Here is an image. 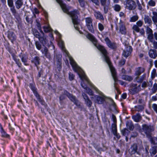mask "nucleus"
Here are the masks:
<instances>
[{"mask_svg": "<svg viewBox=\"0 0 157 157\" xmlns=\"http://www.w3.org/2000/svg\"><path fill=\"white\" fill-rule=\"evenodd\" d=\"M69 60L70 63L74 71L76 72H78V71H79L80 69V67L78 66L73 59L71 57H70Z\"/></svg>", "mask_w": 157, "mask_h": 157, "instance_id": "nucleus-13", "label": "nucleus"}, {"mask_svg": "<svg viewBox=\"0 0 157 157\" xmlns=\"http://www.w3.org/2000/svg\"><path fill=\"white\" fill-rule=\"evenodd\" d=\"M137 103L140 104V105H144V106H146V103L144 101V100L142 98H140L138 99Z\"/></svg>", "mask_w": 157, "mask_h": 157, "instance_id": "nucleus-51", "label": "nucleus"}, {"mask_svg": "<svg viewBox=\"0 0 157 157\" xmlns=\"http://www.w3.org/2000/svg\"><path fill=\"white\" fill-rule=\"evenodd\" d=\"M7 2L9 7L12 6V5L14 6L13 0H7Z\"/></svg>", "mask_w": 157, "mask_h": 157, "instance_id": "nucleus-62", "label": "nucleus"}, {"mask_svg": "<svg viewBox=\"0 0 157 157\" xmlns=\"http://www.w3.org/2000/svg\"><path fill=\"white\" fill-rule=\"evenodd\" d=\"M36 26L38 29L40 30V33H43V31L42 30L41 25L39 22H37Z\"/></svg>", "mask_w": 157, "mask_h": 157, "instance_id": "nucleus-63", "label": "nucleus"}, {"mask_svg": "<svg viewBox=\"0 0 157 157\" xmlns=\"http://www.w3.org/2000/svg\"><path fill=\"white\" fill-rule=\"evenodd\" d=\"M86 37L92 41L94 45L101 52L103 55L105 61L108 64L112 76L115 82H117L118 81L121 85H124V82L121 80H118V79L116 70L113 65L110 58L109 56V53L108 52L105 47L99 44H98L97 40L91 34L88 33V34L86 35Z\"/></svg>", "mask_w": 157, "mask_h": 157, "instance_id": "nucleus-1", "label": "nucleus"}, {"mask_svg": "<svg viewBox=\"0 0 157 157\" xmlns=\"http://www.w3.org/2000/svg\"><path fill=\"white\" fill-rule=\"evenodd\" d=\"M125 62L126 60L124 59H122L119 61L118 66L120 67H122L125 64Z\"/></svg>", "mask_w": 157, "mask_h": 157, "instance_id": "nucleus-54", "label": "nucleus"}, {"mask_svg": "<svg viewBox=\"0 0 157 157\" xmlns=\"http://www.w3.org/2000/svg\"><path fill=\"white\" fill-rule=\"evenodd\" d=\"M132 29L133 30V34L134 35H136V33L135 32H136L137 33H139L140 29L139 28V27L137 25H133L132 27Z\"/></svg>", "mask_w": 157, "mask_h": 157, "instance_id": "nucleus-40", "label": "nucleus"}, {"mask_svg": "<svg viewBox=\"0 0 157 157\" xmlns=\"http://www.w3.org/2000/svg\"><path fill=\"white\" fill-rule=\"evenodd\" d=\"M146 79V74L144 73L141 76H137L135 78V81L137 82L141 83L144 80Z\"/></svg>", "mask_w": 157, "mask_h": 157, "instance_id": "nucleus-16", "label": "nucleus"}, {"mask_svg": "<svg viewBox=\"0 0 157 157\" xmlns=\"http://www.w3.org/2000/svg\"><path fill=\"white\" fill-rule=\"evenodd\" d=\"M62 56L58 55L56 56V66L59 72H60L62 70Z\"/></svg>", "mask_w": 157, "mask_h": 157, "instance_id": "nucleus-11", "label": "nucleus"}, {"mask_svg": "<svg viewBox=\"0 0 157 157\" xmlns=\"http://www.w3.org/2000/svg\"><path fill=\"white\" fill-rule=\"evenodd\" d=\"M7 37L8 38L12 41L16 39V37L14 33L13 32H9L8 34Z\"/></svg>", "mask_w": 157, "mask_h": 157, "instance_id": "nucleus-34", "label": "nucleus"}, {"mask_svg": "<svg viewBox=\"0 0 157 157\" xmlns=\"http://www.w3.org/2000/svg\"><path fill=\"white\" fill-rule=\"evenodd\" d=\"M132 51V47L130 46H127L123 50L122 55L124 57L126 58L130 55Z\"/></svg>", "mask_w": 157, "mask_h": 157, "instance_id": "nucleus-12", "label": "nucleus"}, {"mask_svg": "<svg viewBox=\"0 0 157 157\" xmlns=\"http://www.w3.org/2000/svg\"><path fill=\"white\" fill-rule=\"evenodd\" d=\"M15 4L16 8L19 9L23 5V0H15Z\"/></svg>", "mask_w": 157, "mask_h": 157, "instance_id": "nucleus-25", "label": "nucleus"}, {"mask_svg": "<svg viewBox=\"0 0 157 157\" xmlns=\"http://www.w3.org/2000/svg\"><path fill=\"white\" fill-rule=\"evenodd\" d=\"M41 33V35L38 39L39 40L43 46H48V41L46 38V36L44 35L43 32V33Z\"/></svg>", "mask_w": 157, "mask_h": 157, "instance_id": "nucleus-14", "label": "nucleus"}, {"mask_svg": "<svg viewBox=\"0 0 157 157\" xmlns=\"http://www.w3.org/2000/svg\"><path fill=\"white\" fill-rule=\"evenodd\" d=\"M94 16L96 19L102 21H104V18L103 16L100 12L94 10Z\"/></svg>", "mask_w": 157, "mask_h": 157, "instance_id": "nucleus-17", "label": "nucleus"}, {"mask_svg": "<svg viewBox=\"0 0 157 157\" xmlns=\"http://www.w3.org/2000/svg\"><path fill=\"white\" fill-rule=\"evenodd\" d=\"M126 125L127 128L131 131H132L134 128L133 124L131 121H127L126 123Z\"/></svg>", "mask_w": 157, "mask_h": 157, "instance_id": "nucleus-30", "label": "nucleus"}, {"mask_svg": "<svg viewBox=\"0 0 157 157\" xmlns=\"http://www.w3.org/2000/svg\"><path fill=\"white\" fill-rule=\"evenodd\" d=\"M77 73L79 77L82 80H85L88 82V83H89L90 81L84 73H82L81 74L79 73L78 72Z\"/></svg>", "mask_w": 157, "mask_h": 157, "instance_id": "nucleus-31", "label": "nucleus"}, {"mask_svg": "<svg viewBox=\"0 0 157 157\" xmlns=\"http://www.w3.org/2000/svg\"><path fill=\"white\" fill-rule=\"evenodd\" d=\"M86 25L89 31L92 33H95V30L93 24V20L91 17L85 18Z\"/></svg>", "mask_w": 157, "mask_h": 157, "instance_id": "nucleus-5", "label": "nucleus"}, {"mask_svg": "<svg viewBox=\"0 0 157 157\" xmlns=\"http://www.w3.org/2000/svg\"><path fill=\"white\" fill-rule=\"evenodd\" d=\"M148 4L150 6H154L156 5V2L153 0H150L148 2Z\"/></svg>", "mask_w": 157, "mask_h": 157, "instance_id": "nucleus-57", "label": "nucleus"}, {"mask_svg": "<svg viewBox=\"0 0 157 157\" xmlns=\"http://www.w3.org/2000/svg\"><path fill=\"white\" fill-rule=\"evenodd\" d=\"M10 7V10L13 15L15 16L16 14H17V12L14 6L12 5V6Z\"/></svg>", "mask_w": 157, "mask_h": 157, "instance_id": "nucleus-44", "label": "nucleus"}, {"mask_svg": "<svg viewBox=\"0 0 157 157\" xmlns=\"http://www.w3.org/2000/svg\"><path fill=\"white\" fill-rule=\"evenodd\" d=\"M147 38L150 42H153L154 40L153 33L148 34L147 35Z\"/></svg>", "mask_w": 157, "mask_h": 157, "instance_id": "nucleus-50", "label": "nucleus"}, {"mask_svg": "<svg viewBox=\"0 0 157 157\" xmlns=\"http://www.w3.org/2000/svg\"><path fill=\"white\" fill-rule=\"evenodd\" d=\"M36 98H37V99L38 101L42 105H45V103L43 99V98H41L40 95L38 93L34 95Z\"/></svg>", "mask_w": 157, "mask_h": 157, "instance_id": "nucleus-33", "label": "nucleus"}, {"mask_svg": "<svg viewBox=\"0 0 157 157\" xmlns=\"http://www.w3.org/2000/svg\"><path fill=\"white\" fill-rule=\"evenodd\" d=\"M13 59L15 61L16 63L17 64L19 68H21L22 66V63L20 61V59L18 58L17 56L15 55L14 54L12 55Z\"/></svg>", "mask_w": 157, "mask_h": 157, "instance_id": "nucleus-22", "label": "nucleus"}, {"mask_svg": "<svg viewBox=\"0 0 157 157\" xmlns=\"http://www.w3.org/2000/svg\"><path fill=\"white\" fill-rule=\"evenodd\" d=\"M140 86V84L137 86L136 83H132L130 85V86L132 88L129 90L130 94L132 95H134L140 91L141 90Z\"/></svg>", "mask_w": 157, "mask_h": 157, "instance_id": "nucleus-7", "label": "nucleus"}, {"mask_svg": "<svg viewBox=\"0 0 157 157\" xmlns=\"http://www.w3.org/2000/svg\"><path fill=\"white\" fill-rule=\"evenodd\" d=\"M29 87L33 92L34 95L38 93L37 89L36 87V85L34 83H30L29 85Z\"/></svg>", "mask_w": 157, "mask_h": 157, "instance_id": "nucleus-29", "label": "nucleus"}, {"mask_svg": "<svg viewBox=\"0 0 157 157\" xmlns=\"http://www.w3.org/2000/svg\"><path fill=\"white\" fill-rule=\"evenodd\" d=\"M139 16L137 14L134 15L130 17V21L131 22H135L137 21L139 19Z\"/></svg>", "mask_w": 157, "mask_h": 157, "instance_id": "nucleus-41", "label": "nucleus"}, {"mask_svg": "<svg viewBox=\"0 0 157 157\" xmlns=\"http://www.w3.org/2000/svg\"><path fill=\"white\" fill-rule=\"evenodd\" d=\"M41 52L44 56L48 59H50L51 58V56L50 53L49 52L48 49V48L45 47L43 49H42L41 50Z\"/></svg>", "mask_w": 157, "mask_h": 157, "instance_id": "nucleus-19", "label": "nucleus"}, {"mask_svg": "<svg viewBox=\"0 0 157 157\" xmlns=\"http://www.w3.org/2000/svg\"><path fill=\"white\" fill-rule=\"evenodd\" d=\"M119 32L122 35H125L127 33L126 28L124 22L121 20L119 23Z\"/></svg>", "mask_w": 157, "mask_h": 157, "instance_id": "nucleus-10", "label": "nucleus"}, {"mask_svg": "<svg viewBox=\"0 0 157 157\" xmlns=\"http://www.w3.org/2000/svg\"><path fill=\"white\" fill-rule=\"evenodd\" d=\"M151 137L150 141L151 144L154 145H157V144L156 142V141L157 140V138L156 137H152L151 136Z\"/></svg>", "mask_w": 157, "mask_h": 157, "instance_id": "nucleus-49", "label": "nucleus"}, {"mask_svg": "<svg viewBox=\"0 0 157 157\" xmlns=\"http://www.w3.org/2000/svg\"><path fill=\"white\" fill-rule=\"evenodd\" d=\"M136 4H137L138 9L140 11H142L143 8L139 0H136Z\"/></svg>", "mask_w": 157, "mask_h": 157, "instance_id": "nucleus-56", "label": "nucleus"}, {"mask_svg": "<svg viewBox=\"0 0 157 157\" xmlns=\"http://www.w3.org/2000/svg\"><path fill=\"white\" fill-rule=\"evenodd\" d=\"M43 28L45 33H48L51 31V29L49 26H44Z\"/></svg>", "mask_w": 157, "mask_h": 157, "instance_id": "nucleus-52", "label": "nucleus"}, {"mask_svg": "<svg viewBox=\"0 0 157 157\" xmlns=\"http://www.w3.org/2000/svg\"><path fill=\"white\" fill-rule=\"evenodd\" d=\"M145 106L144 105H138L134 107V110L136 112H141L143 111L144 109Z\"/></svg>", "mask_w": 157, "mask_h": 157, "instance_id": "nucleus-23", "label": "nucleus"}, {"mask_svg": "<svg viewBox=\"0 0 157 157\" xmlns=\"http://www.w3.org/2000/svg\"><path fill=\"white\" fill-rule=\"evenodd\" d=\"M21 59L22 62L23 63L24 65L25 66L29 65V64L28 63V57L25 54H23Z\"/></svg>", "mask_w": 157, "mask_h": 157, "instance_id": "nucleus-27", "label": "nucleus"}, {"mask_svg": "<svg viewBox=\"0 0 157 157\" xmlns=\"http://www.w3.org/2000/svg\"><path fill=\"white\" fill-rule=\"evenodd\" d=\"M112 131L113 134L117 132V124H112Z\"/></svg>", "mask_w": 157, "mask_h": 157, "instance_id": "nucleus-48", "label": "nucleus"}, {"mask_svg": "<svg viewBox=\"0 0 157 157\" xmlns=\"http://www.w3.org/2000/svg\"><path fill=\"white\" fill-rule=\"evenodd\" d=\"M152 16L151 17L152 21L154 24H157V12L153 11L152 12Z\"/></svg>", "mask_w": 157, "mask_h": 157, "instance_id": "nucleus-32", "label": "nucleus"}, {"mask_svg": "<svg viewBox=\"0 0 157 157\" xmlns=\"http://www.w3.org/2000/svg\"><path fill=\"white\" fill-rule=\"evenodd\" d=\"M44 73V71L42 69H40V70H38V74L37 76L36 77V78L37 80H38L40 78L42 75H43Z\"/></svg>", "mask_w": 157, "mask_h": 157, "instance_id": "nucleus-45", "label": "nucleus"}, {"mask_svg": "<svg viewBox=\"0 0 157 157\" xmlns=\"http://www.w3.org/2000/svg\"><path fill=\"white\" fill-rule=\"evenodd\" d=\"M142 130L147 137H151V132L154 130L153 126L151 125L144 124L142 126Z\"/></svg>", "mask_w": 157, "mask_h": 157, "instance_id": "nucleus-3", "label": "nucleus"}, {"mask_svg": "<svg viewBox=\"0 0 157 157\" xmlns=\"http://www.w3.org/2000/svg\"><path fill=\"white\" fill-rule=\"evenodd\" d=\"M35 44L37 49L40 50L42 46L40 43L38 41H35Z\"/></svg>", "mask_w": 157, "mask_h": 157, "instance_id": "nucleus-55", "label": "nucleus"}, {"mask_svg": "<svg viewBox=\"0 0 157 157\" xmlns=\"http://www.w3.org/2000/svg\"><path fill=\"white\" fill-rule=\"evenodd\" d=\"M1 132L2 134V136L9 139H10V137L9 135L7 134L4 130L2 127L1 126Z\"/></svg>", "mask_w": 157, "mask_h": 157, "instance_id": "nucleus-36", "label": "nucleus"}, {"mask_svg": "<svg viewBox=\"0 0 157 157\" xmlns=\"http://www.w3.org/2000/svg\"><path fill=\"white\" fill-rule=\"evenodd\" d=\"M75 75L72 73L70 72L69 74V78L70 81H72L74 79Z\"/></svg>", "mask_w": 157, "mask_h": 157, "instance_id": "nucleus-61", "label": "nucleus"}, {"mask_svg": "<svg viewBox=\"0 0 157 157\" xmlns=\"http://www.w3.org/2000/svg\"><path fill=\"white\" fill-rule=\"evenodd\" d=\"M121 133L122 135L124 136H128L130 133V132L127 128H124L121 131Z\"/></svg>", "mask_w": 157, "mask_h": 157, "instance_id": "nucleus-39", "label": "nucleus"}, {"mask_svg": "<svg viewBox=\"0 0 157 157\" xmlns=\"http://www.w3.org/2000/svg\"><path fill=\"white\" fill-rule=\"evenodd\" d=\"M104 40L109 48L114 51H116L117 49V45L115 42H112L108 37H106Z\"/></svg>", "mask_w": 157, "mask_h": 157, "instance_id": "nucleus-8", "label": "nucleus"}, {"mask_svg": "<svg viewBox=\"0 0 157 157\" xmlns=\"http://www.w3.org/2000/svg\"><path fill=\"white\" fill-rule=\"evenodd\" d=\"M149 152L151 156L155 155L157 153V146H152L149 150Z\"/></svg>", "mask_w": 157, "mask_h": 157, "instance_id": "nucleus-28", "label": "nucleus"}, {"mask_svg": "<svg viewBox=\"0 0 157 157\" xmlns=\"http://www.w3.org/2000/svg\"><path fill=\"white\" fill-rule=\"evenodd\" d=\"M98 28L100 31H102L104 29V27L103 25L100 23L98 24Z\"/></svg>", "mask_w": 157, "mask_h": 157, "instance_id": "nucleus-60", "label": "nucleus"}, {"mask_svg": "<svg viewBox=\"0 0 157 157\" xmlns=\"http://www.w3.org/2000/svg\"><path fill=\"white\" fill-rule=\"evenodd\" d=\"M146 70L144 67H139L136 68L134 75L135 76H140L142 73H144Z\"/></svg>", "mask_w": 157, "mask_h": 157, "instance_id": "nucleus-15", "label": "nucleus"}, {"mask_svg": "<svg viewBox=\"0 0 157 157\" xmlns=\"http://www.w3.org/2000/svg\"><path fill=\"white\" fill-rule=\"evenodd\" d=\"M78 2L82 7H84L86 6L87 2L85 0H78Z\"/></svg>", "mask_w": 157, "mask_h": 157, "instance_id": "nucleus-42", "label": "nucleus"}, {"mask_svg": "<svg viewBox=\"0 0 157 157\" xmlns=\"http://www.w3.org/2000/svg\"><path fill=\"white\" fill-rule=\"evenodd\" d=\"M64 94L71 101L74 102V104L76 106L78 107H80L81 106L80 102L76 99L75 96L70 94L66 90L64 91Z\"/></svg>", "mask_w": 157, "mask_h": 157, "instance_id": "nucleus-6", "label": "nucleus"}, {"mask_svg": "<svg viewBox=\"0 0 157 157\" xmlns=\"http://www.w3.org/2000/svg\"><path fill=\"white\" fill-rule=\"evenodd\" d=\"M144 20L145 24H147L149 25H151L152 22V21L149 16L147 15H144Z\"/></svg>", "mask_w": 157, "mask_h": 157, "instance_id": "nucleus-26", "label": "nucleus"}, {"mask_svg": "<svg viewBox=\"0 0 157 157\" xmlns=\"http://www.w3.org/2000/svg\"><path fill=\"white\" fill-rule=\"evenodd\" d=\"M58 3L60 5L63 12L69 15L71 17L72 21L74 25L75 29L76 30L79 31L80 33L82 34V32H80L79 31V28L78 27V25L79 24V22L78 21L77 15L79 14V10H78L75 9L73 11L69 12L66 4L63 3V1H61L60 3Z\"/></svg>", "mask_w": 157, "mask_h": 157, "instance_id": "nucleus-2", "label": "nucleus"}, {"mask_svg": "<svg viewBox=\"0 0 157 157\" xmlns=\"http://www.w3.org/2000/svg\"><path fill=\"white\" fill-rule=\"evenodd\" d=\"M132 118L136 122H140L142 120V117L139 113L133 115Z\"/></svg>", "mask_w": 157, "mask_h": 157, "instance_id": "nucleus-20", "label": "nucleus"}, {"mask_svg": "<svg viewBox=\"0 0 157 157\" xmlns=\"http://www.w3.org/2000/svg\"><path fill=\"white\" fill-rule=\"evenodd\" d=\"M124 4L125 9L129 10H135L137 6L136 2L133 0H126Z\"/></svg>", "mask_w": 157, "mask_h": 157, "instance_id": "nucleus-4", "label": "nucleus"}, {"mask_svg": "<svg viewBox=\"0 0 157 157\" xmlns=\"http://www.w3.org/2000/svg\"><path fill=\"white\" fill-rule=\"evenodd\" d=\"M85 103L86 105L88 106L90 108L92 105V102L89 99L85 101Z\"/></svg>", "mask_w": 157, "mask_h": 157, "instance_id": "nucleus-58", "label": "nucleus"}, {"mask_svg": "<svg viewBox=\"0 0 157 157\" xmlns=\"http://www.w3.org/2000/svg\"><path fill=\"white\" fill-rule=\"evenodd\" d=\"M40 58L38 56H36L35 57L33 60L31 61V62L35 64V66L37 67V69H38V66L40 63Z\"/></svg>", "mask_w": 157, "mask_h": 157, "instance_id": "nucleus-24", "label": "nucleus"}, {"mask_svg": "<svg viewBox=\"0 0 157 157\" xmlns=\"http://www.w3.org/2000/svg\"><path fill=\"white\" fill-rule=\"evenodd\" d=\"M157 51L156 49H150L148 52L149 57L153 59H156Z\"/></svg>", "mask_w": 157, "mask_h": 157, "instance_id": "nucleus-21", "label": "nucleus"}, {"mask_svg": "<svg viewBox=\"0 0 157 157\" xmlns=\"http://www.w3.org/2000/svg\"><path fill=\"white\" fill-rule=\"evenodd\" d=\"M33 32L34 35L36 38L39 39L40 36H41V34H40V33L38 31L35 29H34L33 30Z\"/></svg>", "mask_w": 157, "mask_h": 157, "instance_id": "nucleus-43", "label": "nucleus"}, {"mask_svg": "<svg viewBox=\"0 0 157 157\" xmlns=\"http://www.w3.org/2000/svg\"><path fill=\"white\" fill-rule=\"evenodd\" d=\"M149 150V146L147 145H146L145 146V150L144 147H142L140 148V151H143V152H141L140 154H142V155L143 157H147L149 155L148 150Z\"/></svg>", "mask_w": 157, "mask_h": 157, "instance_id": "nucleus-18", "label": "nucleus"}, {"mask_svg": "<svg viewBox=\"0 0 157 157\" xmlns=\"http://www.w3.org/2000/svg\"><path fill=\"white\" fill-rule=\"evenodd\" d=\"M137 144L134 143L131 146L128 150L129 152L131 155L135 154L136 153L137 154L140 155H141L140 152L139 151H137Z\"/></svg>", "mask_w": 157, "mask_h": 157, "instance_id": "nucleus-9", "label": "nucleus"}, {"mask_svg": "<svg viewBox=\"0 0 157 157\" xmlns=\"http://www.w3.org/2000/svg\"><path fill=\"white\" fill-rule=\"evenodd\" d=\"M146 32L147 34L148 35L153 34L152 30L148 26H147V27Z\"/></svg>", "mask_w": 157, "mask_h": 157, "instance_id": "nucleus-59", "label": "nucleus"}, {"mask_svg": "<svg viewBox=\"0 0 157 157\" xmlns=\"http://www.w3.org/2000/svg\"><path fill=\"white\" fill-rule=\"evenodd\" d=\"M121 78L122 79L128 81L129 82H131L133 79V78L132 76L124 75H122Z\"/></svg>", "mask_w": 157, "mask_h": 157, "instance_id": "nucleus-35", "label": "nucleus"}, {"mask_svg": "<svg viewBox=\"0 0 157 157\" xmlns=\"http://www.w3.org/2000/svg\"><path fill=\"white\" fill-rule=\"evenodd\" d=\"M153 85V81L151 80H150L149 81H147V87L151 88Z\"/></svg>", "mask_w": 157, "mask_h": 157, "instance_id": "nucleus-64", "label": "nucleus"}, {"mask_svg": "<svg viewBox=\"0 0 157 157\" xmlns=\"http://www.w3.org/2000/svg\"><path fill=\"white\" fill-rule=\"evenodd\" d=\"M96 99L97 103L99 104H102L104 101V98L102 97L99 96H98L97 97Z\"/></svg>", "mask_w": 157, "mask_h": 157, "instance_id": "nucleus-47", "label": "nucleus"}, {"mask_svg": "<svg viewBox=\"0 0 157 157\" xmlns=\"http://www.w3.org/2000/svg\"><path fill=\"white\" fill-rule=\"evenodd\" d=\"M151 91L152 94L155 93L157 91V83H155L153 85L151 89Z\"/></svg>", "mask_w": 157, "mask_h": 157, "instance_id": "nucleus-46", "label": "nucleus"}, {"mask_svg": "<svg viewBox=\"0 0 157 157\" xmlns=\"http://www.w3.org/2000/svg\"><path fill=\"white\" fill-rule=\"evenodd\" d=\"M156 77H157V70L156 69L154 68L151 72V77L152 79H153Z\"/></svg>", "mask_w": 157, "mask_h": 157, "instance_id": "nucleus-38", "label": "nucleus"}, {"mask_svg": "<svg viewBox=\"0 0 157 157\" xmlns=\"http://www.w3.org/2000/svg\"><path fill=\"white\" fill-rule=\"evenodd\" d=\"M86 92L90 95L92 96L94 94L92 90L89 88L87 87L86 89Z\"/></svg>", "mask_w": 157, "mask_h": 157, "instance_id": "nucleus-53", "label": "nucleus"}, {"mask_svg": "<svg viewBox=\"0 0 157 157\" xmlns=\"http://www.w3.org/2000/svg\"><path fill=\"white\" fill-rule=\"evenodd\" d=\"M113 8L116 12H119L121 9V6L119 4H115L113 6Z\"/></svg>", "mask_w": 157, "mask_h": 157, "instance_id": "nucleus-37", "label": "nucleus"}]
</instances>
